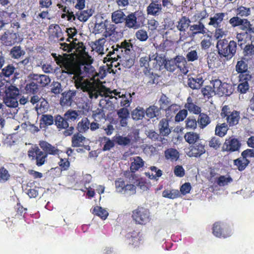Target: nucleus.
I'll return each mask as SVG.
<instances>
[{
  "label": "nucleus",
  "instance_id": "61",
  "mask_svg": "<svg viewBox=\"0 0 254 254\" xmlns=\"http://www.w3.org/2000/svg\"><path fill=\"white\" fill-rule=\"evenodd\" d=\"M127 183L123 179L120 178L115 182L116 190L117 192L122 193Z\"/></svg>",
  "mask_w": 254,
  "mask_h": 254
},
{
  "label": "nucleus",
  "instance_id": "56",
  "mask_svg": "<svg viewBox=\"0 0 254 254\" xmlns=\"http://www.w3.org/2000/svg\"><path fill=\"white\" fill-rule=\"evenodd\" d=\"M152 59L150 58V55L149 57H143L140 59L139 63L141 67H144L143 72L146 74L148 72V68L149 67V62L151 61Z\"/></svg>",
  "mask_w": 254,
  "mask_h": 254
},
{
  "label": "nucleus",
  "instance_id": "50",
  "mask_svg": "<svg viewBox=\"0 0 254 254\" xmlns=\"http://www.w3.org/2000/svg\"><path fill=\"white\" fill-rule=\"evenodd\" d=\"M249 163V161L244 157L242 159L239 158L234 160V164L240 171L244 170Z\"/></svg>",
  "mask_w": 254,
  "mask_h": 254
},
{
  "label": "nucleus",
  "instance_id": "12",
  "mask_svg": "<svg viewBox=\"0 0 254 254\" xmlns=\"http://www.w3.org/2000/svg\"><path fill=\"white\" fill-rule=\"evenodd\" d=\"M212 233L214 236L219 238H226L231 236V232L227 229H224L220 223H214Z\"/></svg>",
  "mask_w": 254,
  "mask_h": 254
},
{
  "label": "nucleus",
  "instance_id": "41",
  "mask_svg": "<svg viewBox=\"0 0 254 254\" xmlns=\"http://www.w3.org/2000/svg\"><path fill=\"white\" fill-rule=\"evenodd\" d=\"M115 141L120 145L126 146L130 144L131 137L129 135L123 136L118 135L114 137Z\"/></svg>",
  "mask_w": 254,
  "mask_h": 254
},
{
  "label": "nucleus",
  "instance_id": "40",
  "mask_svg": "<svg viewBox=\"0 0 254 254\" xmlns=\"http://www.w3.org/2000/svg\"><path fill=\"white\" fill-rule=\"evenodd\" d=\"M36 151V156L35 157L36 165L38 166H41L45 163L47 157V155L45 154V153L40 150V149H37Z\"/></svg>",
  "mask_w": 254,
  "mask_h": 254
},
{
  "label": "nucleus",
  "instance_id": "53",
  "mask_svg": "<svg viewBox=\"0 0 254 254\" xmlns=\"http://www.w3.org/2000/svg\"><path fill=\"white\" fill-rule=\"evenodd\" d=\"M56 124L59 128H65L68 127V123L64 117L58 116L55 120Z\"/></svg>",
  "mask_w": 254,
  "mask_h": 254
},
{
  "label": "nucleus",
  "instance_id": "27",
  "mask_svg": "<svg viewBox=\"0 0 254 254\" xmlns=\"http://www.w3.org/2000/svg\"><path fill=\"white\" fill-rule=\"evenodd\" d=\"M190 20L186 16H183L177 22V28L181 32H185L190 26Z\"/></svg>",
  "mask_w": 254,
  "mask_h": 254
},
{
  "label": "nucleus",
  "instance_id": "48",
  "mask_svg": "<svg viewBox=\"0 0 254 254\" xmlns=\"http://www.w3.org/2000/svg\"><path fill=\"white\" fill-rule=\"evenodd\" d=\"M90 122L87 118H85L79 122L77 125L78 130L81 132H83L87 130L89 128Z\"/></svg>",
  "mask_w": 254,
  "mask_h": 254
},
{
  "label": "nucleus",
  "instance_id": "7",
  "mask_svg": "<svg viewBox=\"0 0 254 254\" xmlns=\"http://www.w3.org/2000/svg\"><path fill=\"white\" fill-rule=\"evenodd\" d=\"M132 217L136 222L146 221L149 219V212L146 208L138 207L132 212Z\"/></svg>",
  "mask_w": 254,
  "mask_h": 254
},
{
  "label": "nucleus",
  "instance_id": "58",
  "mask_svg": "<svg viewBox=\"0 0 254 254\" xmlns=\"http://www.w3.org/2000/svg\"><path fill=\"white\" fill-rule=\"evenodd\" d=\"M180 109V106L176 104L170 105L166 109V115L168 117H172Z\"/></svg>",
  "mask_w": 254,
  "mask_h": 254
},
{
  "label": "nucleus",
  "instance_id": "25",
  "mask_svg": "<svg viewBox=\"0 0 254 254\" xmlns=\"http://www.w3.org/2000/svg\"><path fill=\"white\" fill-rule=\"evenodd\" d=\"M69 42V44L65 43H60V48L62 49L64 51L70 52L73 49L77 50L80 47V46L78 45L79 43L77 41L76 39L73 40L72 42L70 41Z\"/></svg>",
  "mask_w": 254,
  "mask_h": 254
},
{
  "label": "nucleus",
  "instance_id": "16",
  "mask_svg": "<svg viewBox=\"0 0 254 254\" xmlns=\"http://www.w3.org/2000/svg\"><path fill=\"white\" fill-rule=\"evenodd\" d=\"M212 91L216 94L222 96L224 94H226V88L227 84L222 83L220 80L216 79L213 81Z\"/></svg>",
  "mask_w": 254,
  "mask_h": 254
},
{
  "label": "nucleus",
  "instance_id": "26",
  "mask_svg": "<svg viewBox=\"0 0 254 254\" xmlns=\"http://www.w3.org/2000/svg\"><path fill=\"white\" fill-rule=\"evenodd\" d=\"M205 152L204 146L201 144H196L192 147L188 153L190 157H199Z\"/></svg>",
  "mask_w": 254,
  "mask_h": 254
},
{
  "label": "nucleus",
  "instance_id": "38",
  "mask_svg": "<svg viewBox=\"0 0 254 254\" xmlns=\"http://www.w3.org/2000/svg\"><path fill=\"white\" fill-rule=\"evenodd\" d=\"M93 213L99 216L102 220H105L108 216L107 211L99 206H96L93 208Z\"/></svg>",
  "mask_w": 254,
  "mask_h": 254
},
{
  "label": "nucleus",
  "instance_id": "6",
  "mask_svg": "<svg viewBox=\"0 0 254 254\" xmlns=\"http://www.w3.org/2000/svg\"><path fill=\"white\" fill-rule=\"evenodd\" d=\"M114 95L117 96V104L120 102L121 107L127 108L129 106L132 101V95H134L133 92L131 94H123L121 92H118L116 90H114Z\"/></svg>",
  "mask_w": 254,
  "mask_h": 254
},
{
  "label": "nucleus",
  "instance_id": "8",
  "mask_svg": "<svg viewBox=\"0 0 254 254\" xmlns=\"http://www.w3.org/2000/svg\"><path fill=\"white\" fill-rule=\"evenodd\" d=\"M89 140L79 133L74 134L72 138V146L73 147L83 146L87 150L90 149L89 146Z\"/></svg>",
  "mask_w": 254,
  "mask_h": 254
},
{
  "label": "nucleus",
  "instance_id": "28",
  "mask_svg": "<svg viewBox=\"0 0 254 254\" xmlns=\"http://www.w3.org/2000/svg\"><path fill=\"white\" fill-rule=\"evenodd\" d=\"M187 101V102L185 104V108L190 112L195 114H198L200 113L201 110L200 107L196 106L193 103L192 99L191 97H188Z\"/></svg>",
  "mask_w": 254,
  "mask_h": 254
},
{
  "label": "nucleus",
  "instance_id": "24",
  "mask_svg": "<svg viewBox=\"0 0 254 254\" xmlns=\"http://www.w3.org/2000/svg\"><path fill=\"white\" fill-rule=\"evenodd\" d=\"M118 58L120 59L119 64L125 67L129 68L134 64V59L131 57L130 55H118Z\"/></svg>",
  "mask_w": 254,
  "mask_h": 254
},
{
  "label": "nucleus",
  "instance_id": "9",
  "mask_svg": "<svg viewBox=\"0 0 254 254\" xmlns=\"http://www.w3.org/2000/svg\"><path fill=\"white\" fill-rule=\"evenodd\" d=\"M247 64L243 61H239L236 65V71L240 73L239 77L240 80H250L251 75L248 73Z\"/></svg>",
  "mask_w": 254,
  "mask_h": 254
},
{
  "label": "nucleus",
  "instance_id": "47",
  "mask_svg": "<svg viewBox=\"0 0 254 254\" xmlns=\"http://www.w3.org/2000/svg\"><path fill=\"white\" fill-rule=\"evenodd\" d=\"M3 102L6 106L10 108H16L18 105L17 99L14 97L5 96Z\"/></svg>",
  "mask_w": 254,
  "mask_h": 254
},
{
  "label": "nucleus",
  "instance_id": "1",
  "mask_svg": "<svg viewBox=\"0 0 254 254\" xmlns=\"http://www.w3.org/2000/svg\"><path fill=\"white\" fill-rule=\"evenodd\" d=\"M55 60L62 68L63 73L73 75L72 79L76 89L94 71V68L91 65L92 63L91 57L86 54L83 56L79 64L68 61L61 55H59Z\"/></svg>",
  "mask_w": 254,
  "mask_h": 254
},
{
  "label": "nucleus",
  "instance_id": "44",
  "mask_svg": "<svg viewBox=\"0 0 254 254\" xmlns=\"http://www.w3.org/2000/svg\"><path fill=\"white\" fill-rule=\"evenodd\" d=\"M228 129V126L226 123L217 125L215 128V134L223 137L227 133Z\"/></svg>",
  "mask_w": 254,
  "mask_h": 254
},
{
  "label": "nucleus",
  "instance_id": "55",
  "mask_svg": "<svg viewBox=\"0 0 254 254\" xmlns=\"http://www.w3.org/2000/svg\"><path fill=\"white\" fill-rule=\"evenodd\" d=\"M232 179L229 176H221L217 181V184L220 187L228 185L232 182Z\"/></svg>",
  "mask_w": 254,
  "mask_h": 254
},
{
  "label": "nucleus",
  "instance_id": "20",
  "mask_svg": "<svg viewBox=\"0 0 254 254\" xmlns=\"http://www.w3.org/2000/svg\"><path fill=\"white\" fill-rule=\"evenodd\" d=\"M131 162L130 169L131 172H135L142 168L144 165V162L139 156L131 157L130 159Z\"/></svg>",
  "mask_w": 254,
  "mask_h": 254
},
{
  "label": "nucleus",
  "instance_id": "46",
  "mask_svg": "<svg viewBox=\"0 0 254 254\" xmlns=\"http://www.w3.org/2000/svg\"><path fill=\"white\" fill-rule=\"evenodd\" d=\"M237 16L240 17H248L251 13V9L243 6H240L236 10Z\"/></svg>",
  "mask_w": 254,
  "mask_h": 254
},
{
  "label": "nucleus",
  "instance_id": "60",
  "mask_svg": "<svg viewBox=\"0 0 254 254\" xmlns=\"http://www.w3.org/2000/svg\"><path fill=\"white\" fill-rule=\"evenodd\" d=\"M25 89L27 93H37L38 90L37 84L34 82H31L27 83Z\"/></svg>",
  "mask_w": 254,
  "mask_h": 254
},
{
  "label": "nucleus",
  "instance_id": "54",
  "mask_svg": "<svg viewBox=\"0 0 254 254\" xmlns=\"http://www.w3.org/2000/svg\"><path fill=\"white\" fill-rule=\"evenodd\" d=\"M162 196L166 198L174 199L178 197L179 191L175 190H165L162 192Z\"/></svg>",
  "mask_w": 254,
  "mask_h": 254
},
{
  "label": "nucleus",
  "instance_id": "10",
  "mask_svg": "<svg viewBox=\"0 0 254 254\" xmlns=\"http://www.w3.org/2000/svg\"><path fill=\"white\" fill-rule=\"evenodd\" d=\"M76 94V91L69 90L66 92H64L62 94V97L60 99V104L62 106H71L74 97Z\"/></svg>",
  "mask_w": 254,
  "mask_h": 254
},
{
  "label": "nucleus",
  "instance_id": "5",
  "mask_svg": "<svg viewBox=\"0 0 254 254\" xmlns=\"http://www.w3.org/2000/svg\"><path fill=\"white\" fill-rule=\"evenodd\" d=\"M143 223H136L130 231L126 235L127 239L129 241V244L134 247L139 246L142 240V234H141Z\"/></svg>",
  "mask_w": 254,
  "mask_h": 254
},
{
  "label": "nucleus",
  "instance_id": "2",
  "mask_svg": "<svg viewBox=\"0 0 254 254\" xmlns=\"http://www.w3.org/2000/svg\"><path fill=\"white\" fill-rule=\"evenodd\" d=\"M92 73H91L89 77L84 80L77 89L87 92L90 99H97L99 96L103 97L100 101V107L110 111L113 110L117 104V96L113 95V90L111 91L103 85L92 81Z\"/></svg>",
  "mask_w": 254,
  "mask_h": 254
},
{
  "label": "nucleus",
  "instance_id": "32",
  "mask_svg": "<svg viewBox=\"0 0 254 254\" xmlns=\"http://www.w3.org/2000/svg\"><path fill=\"white\" fill-rule=\"evenodd\" d=\"M165 156L167 160L177 161L179 157V153L175 149L169 148L165 151Z\"/></svg>",
  "mask_w": 254,
  "mask_h": 254
},
{
  "label": "nucleus",
  "instance_id": "30",
  "mask_svg": "<svg viewBox=\"0 0 254 254\" xmlns=\"http://www.w3.org/2000/svg\"><path fill=\"white\" fill-rule=\"evenodd\" d=\"M32 78L34 80H36L41 86L43 87L46 86L51 82V79L49 76L44 74H34Z\"/></svg>",
  "mask_w": 254,
  "mask_h": 254
},
{
  "label": "nucleus",
  "instance_id": "63",
  "mask_svg": "<svg viewBox=\"0 0 254 254\" xmlns=\"http://www.w3.org/2000/svg\"><path fill=\"white\" fill-rule=\"evenodd\" d=\"M15 69V68L14 66L9 64L2 69L1 74L6 77H9L13 73Z\"/></svg>",
  "mask_w": 254,
  "mask_h": 254
},
{
  "label": "nucleus",
  "instance_id": "49",
  "mask_svg": "<svg viewBox=\"0 0 254 254\" xmlns=\"http://www.w3.org/2000/svg\"><path fill=\"white\" fill-rule=\"evenodd\" d=\"M210 123L209 117L203 113L200 114L198 119V123L200 125L201 128L205 127Z\"/></svg>",
  "mask_w": 254,
  "mask_h": 254
},
{
  "label": "nucleus",
  "instance_id": "18",
  "mask_svg": "<svg viewBox=\"0 0 254 254\" xmlns=\"http://www.w3.org/2000/svg\"><path fill=\"white\" fill-rule=\"evenodd\" d=\"M40 147L45 152V154L59 155L60 150L45 141H41Z\"/></svg>",
  "mask_w": 254,
  "mask_h": 254
},
{
  "label": "nucleus",
  "instance_id": "64",
  "mask_svg": "<svg viewBox=\"0 0 254 254\" xmlns=\"http://www.w3.org/2000/svg\"><path fill=\"white\" fill-rule=\"evenodd\" d=\"M244 55L250 57L254 55V45L253 44L247 45L244 49Z\"/></svg>",
  "mask_w": 254,
  "mask_h": 254
},
{
  "label": "nucleus",
  "instance_id": "15",
  "mask_svg": "<svg viewBox=\"0 0 254 254\" xmlns=\"http://www.w3.org/2000/svg\"><path fill=\"white\" fill-rule=\"evenodd\" d=\"M226 13L219 12L215 13L209 18V22L208 23L209 26H212L214 28L221 27V23L224 19Z\"/></svg>",
  "mask_w": 254,
  "mask_h": 254
},
{
  "label": "nucleus",
  "instance_id": "62",
  "mask_svg": "<svg viewBox=\"0 0 254 254\" xmlns=\"http://www.w3.org/2000/svg\"><path fill=\"white\" fill-rule=\"evenodd\" d=\"M249 80H241L240 79L241 83L238 86V90L241 93H245L249 88V85L248 81Z\"/></svg>",
  "mask_w": 254,
  "mask_h": 254
},
{
  "label": "nucleus",
  "instance_id": "52",
  "mask_svg": "<svg viewBox=\"0 0 254 254\" xmlns=\"http://www.w3.org/2000/svg\"><path fill=\"white\" fill-rule=\"evenodd\" d=\"M150 58L152 60L155 61L154 64H156V65L161 67L163 64L165 65L166 60L164 59V57L158 55L156 53L155 54L150 55Z\"/></svg>",
  "mask_w": 254,
  "mask_h": 254
},
{
  "label": "nucleus",
  "instance_id": "21",
  "mask_svg": "<svg viewBox=\"0 0 254 254\" xmlns=\"http://www.w3.org/2000/svg\"><path fill=\"white\" fill-rule=\"evenodd\" d=\"M106 20H102L100 22H97L94 26V32L95 34H99L102 33L104 31V30L106 29V33L105 34V36L106 37H107L108 36H111L112 34L113 33L114 31H115V29L111 30V32L109 33L107 31V28H106Z\"/></svg>",
  "mask_w": 254,
  "mask_h": 254
},
{
  "label": "nucleus",
  "instance_id": "22",
  "mask_svg": "<svg viewBox=\"0 0 254 254\" xmlns=\"http://www.w3.org/2000/svg\"><path fill=\"white\" fill-rule=\"evenodd\" d=\"M162 8V6L160 4L152 2L147 7L146 12L148 15L158 16L161 13Z\"/></svg>",
  "mask_w": 254,
  "mask_h": 254
},
{
  "label": "nucleus",
  "instance_id": "3",
  "mask_svg": "<svg viewBox=\"0 0 254 254\" xmlns=\"http://www.w3.org/2000/svg\"><path fill=\"white\" fill-rule=\"evenodd\" d=\"M216 48L220 57H224L228 60L235 55L236 52L237 44L233 40L230 41L228 43V41L224 39L218 41Z\"/></svg>",
  "mask_w": 254,
  "mask_h": 254
},
{
  "label": "nucleus",
  "instance_id": "51",
  "mask_svg": "<svg viewBox=\"0 0 254 254\" xmlns=\"http://www.w3.org/2000/svg\"><path fill=\"white\" fill-rule=\"evenodd\" d=\"M211 45V36L209 34L203 36V38L200 42V46L202 49H208Z\"/></svg>",
  "mask_w": 254,
  "mask_h": 254
},
{
  "label": "nucleus",
  "instance_id": "33",
  "mask_svg": "<svg viewBox=\"0 0 254 254\" xmlns=\"http://www.w3.org/2000/svg\"><path fill=\"white\" fill-rule=\"evenodd\" d=\"M92 10L89 9L78 11L76 14V16L80 21L85 22L92 15Z\"/></svg>",
  "mask_w": 254,
  "mask_h": 254
},
{
  "label": "nucleus",
  "instance_id": "39",
  "mask_svg": "<svg viewBox=\"0 0 254 254\" xmlns=\"http://www.w3.org/2000/svg\"><path fill=\"white\" fill-rule=\"evenodd\" d=\"M4 87L5 88L4 91L5 96L16 97L19 94L18 89L15 86L9 85L7 87V85H5Z\"/></svg>",
  "mask_w": 254,
  "mask_h": 254
},
{
  "label": "nucleus",
  "instance_id": "19",
  "mask_svg": "<svg viewBox=\"0 0 254 254\" xmlns=\"http://www.w3.org/2000/svg\"><path fill=\"white\" fill-rule=\"evenodd\" d=\"M203 79L201 75H198L194 77L189 78L188 84L193 89H197L200 88L203 83Z\"/></svg>",
  "mask_w": 254,
  "mask_h": 254
},
{
  "label": "nucleus",
  "instance_id": "43",
  "mask_svg": "<svg viewBox=\"0 0 254 254\" xmlns=\"http://www.w3.org/2000/svg\"><path fill=\"white\" fill-rule=\"evenodd\" d=\"M145 115V111L143 108L137 107L133 110L131 116L133 120H138L142 119Z\"/></svg>",
  "mask_w": 254,
  "mask_h": 254
},
{
  "label": "nucleus",
  "instance_id": "34",
  "mask_svg": "<svg viewBox=\"0 0 254 254\" xmlns=\"http://www.w3.org/2000/svg\"><path fill=\"white\" fill-rule=\"evenodd\" d=\"M240 118L239 113L233 111L227 117V121L230 126H233L238 123Z\"/></svg>",
  "mask_w": 254,
  "mask_h": 254
},
{
  "label": "nucleus",
  "instance_id": "23",
  "mask_svg": "<svg viewBox=\"0 0 254 254\" xmlns=\"http://www.w3.org/2000/svg\"><path fill=\"white\" fill-rule=\"evenodd\" d=\"M106 42L105 38H100L92 44L91 47L94 51L99 54L103 55L105 54L104 46Z\"/></svg>",
  "mask_w": 254,
  "mask_h": 254
},
{
  "label": "nucleus",
  "instance_id": "11",
  "mask_svg": "<svg viewBox=\"0 0 254 254\" xmlns=\"http://www.w3.org/2000/svg\"><path fill=\"white\" fill-rule=\"evenodd\" d=\"M18 35L16 33L7 31L1 36L0 39L6 46L11 45L17 41Z\"/></svg>",
  "mask_w": 254,
  "mask_h": 254
},
{
  "label": "nucleus",
  "instance_id": "37",
  "mask_svg": "<svg viewBox=\"0 0 254 254\" xmlns=\"http://www.w3.org/2000/svg\"><path fill=\"white\" fill-rule=\"evenodd\" d=\"M160 133L163 136H167L171 132L169 128L168 121L166 119H162L159 123Z\"/></svg>",
  "mask_w": 254,
  "mask_h": 254
},
{
  "label": "nucleus",
  "instance_id": "57",
  "mask_svg": "<svg viewBox=\"0 0 254 254\" xmlns=\"http://www.w3.org/2000/svg\"><path fill=\"white\" fill-rule=\"evenodd\" d=\"M215 30L214 34V37L216 40H222L221 38L225 37L227 35V31L225 30L223 28L219 27L218 28H215Z\"/></svg>",
  "mask_w": 254,
  "mask_h": 254
},
{
  "label": "nucleus",
  "instance_id": "4",
  "mask_svg": "<svg viewBox=\"0 0 254 254\" xmlns=\"http://www.w3.org/2000/svg\"><path fill=\"white\" fill-rule=\"evenodd\" d=\"M187 62L186 59L182 56H177L166 61L165 67L170 71H174L177 68L184 74H186L188 70L186 67Z\"/></svg>",
  "mask_w": 254,
  "mask_h": 254
},
{
  "label": "nucleus",
  "instance_id": "31",
  "mask_svg": "<svg viewBox=\"0 0 254 254\" xmlns=\"http://www.w3.org/2000/svg\"><path fill=\"white\" fill-rule=\"evenodd\" d=\"M25 52L20 46L13 47L10 51V57L14 59H19L21 56L25 55Z\"/></svg>",
  "mask_w": 254,
  "mask_h": 254
},
{
  "label": "nucleus",
  "instance_id": "35",
  "mask_svg": "<svg viewBox=\"0 0 254 254\" xmlns=\"http://www.w3.org/2000/svg\"><path fill=\"white\" fill-rule=\"evenodd\" d=\"M145 113L146 116L149 118L157 117L160 115V109L156 106H151L147 108Z\"/></svg>",
  "mask_w": 254,
  "mask_h": 254
},
{
  "label": "nucleus",
  "instance_id": "29",
  "mask_svg": "<svg viewBox=\"0 0 254 254\" xmlns=\"http://www.w3.org/2000/svg\"><path fill=\"white\" fill-rule=\"evenodd\" d=\"M118 49H114V51H120L122 54L124 55H130V51L132 50V45L131 43L125 41L122 42L120 46H118Z\"/></svg>",
  "mask_w": 254,
  "mask_h": 254
},
{
  "label": "nucleus",
  "instance_id": "59",
  "mask_svg": "<svg viewBox=\"0 0 254 254\" xmlns=\"http://www.w3.org/2000/svg\"><path fill=\"white\" fill-rule=\"evenodd\" d=\"M136 192V187L132 184H126L122 193L126 195H130Z\"/></svg>",
  "mask_w": 254,
  "mask_h": 254
},
{
  "label": "nucleus",
  "instance_id": "36",
  "mask_svg": "<svg viewBox=\"0 0 254 254\" xmlns=\"http://www.w3.org/2000/svg\"><path fill=\"white\" fill-rule=\"evenodd\" d=\"M126 15L121 10H117L112 14V21L116 23H122L125 20Z\"/></svg>",
  "mask_w": 254,
  "mask_h": 254
},
{
  "label": "nucleus",
  "instance_id": "45",
  "mask_svg": "<svg viewBox=\"0 0 254 254\" xmlns=\"http://www.w3.org/2000/svg\"><path fill=\"white\" fill-rule=\"evenodd\" d=\"M79 116V112L75 110H69L64 115L67 121H74Z\"/></svg>",
  "mask_w": 254,
  "mask_h": 254
},
{
  "label": "nucleus",
  "instance_id": "17",
  "mask_svg": "<svg viewBox=\"0 0 254 254\" xmlns=\"http://www.w3.org/2000/svg\"><path fill=\"white\" fill-rule=\"evenodd\" d=\"M206 29L205 27V25L200 21L196 24L190 25V36L192 37H194L198 34H206Z\"/></svg>",
  "mask_w": 254,
  "mask_h": 254
},
{
  "label": "nucleus",
  "instance_id": "13",
  "mask_svg": "<svg viewBox=\"0 0 254 254\" xmlns=\"http://www.w3.org/2000/svg\"><path fill=\"white\" fill-rule=\"evenodd\" d=\"M240 147V143L238 139L230 138L225 140L223 149L226 151L233 152L237 151Z\"/></svg>",
  "mask_w": 254,
  "mask_h": 254
},
{
  "label": "nucleus",
  "instance_id": "42",
  "mask_svg": "<svg viewBox=\"0 0 254 254\" xmlns=\"http://www.w3.org/2000/svg\"><path fill=\"white\" fill-rule=\"evenodd\" d=\"M184 138L187 142L193 144L199 139V135L196 132H189L185 134Z\"/></svg>",
  "mask_w": 254,
  "mask_h": 254
},
{
  "label": "nucleus",
  "instance_id": "14",
  "mask_svg": "<svg viewBox=\"0 0 254 254\" xmlns=\"http://www.w3.org/2000/svg\"><path fill=\"white\" fill-rule=\"evenodd\" d=\"M125 25L129 28L136 29L140 26V23L137 20L135 13H131L125 17Z\"/></svg>",
  "mask_w": 254,
  "mask_h": 254
}]
</instances>
